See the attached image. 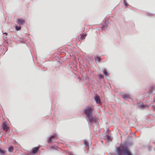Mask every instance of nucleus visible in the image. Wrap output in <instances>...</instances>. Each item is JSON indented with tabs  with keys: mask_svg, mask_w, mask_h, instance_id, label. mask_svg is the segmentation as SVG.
I'll use <instances>...</instances> for the list:
<instances>
[{
	"mask_svg": "<svg viewBox=\"0 0 155 155\" xmlns=\"http://www.w3.org/2000/svg\"><path fill=\"white\" fill-rule=\"evenodd\" d=\"M103 73L106 76H107V72L106 70L104 71Z\"/></svg>",
	"mask_w": 155,
	"mask_h": 155,
	"instance_id": "18",
	"label": "nucleus"
},
{
	"mask_svg": "<svg viewBox=\"0 0 155 155\" xmlns=\"http://www.w3.org/2000/svg\"><path fill=\"white\" fill-rule=\"evenodd\" d=\"M39 147H35L32 150V153L33 154L36 153L39 150Z\"/></svg>",
	"mask_w": 155,
	"mask_h": 155,
	"instance_id": "7",
	"label": "nucleus"
},
{
	"mask_svg": "<svg viewBox=\"0 0 155 155\" xmlns=\"http://www.w3.org/2000/svg\"><path fill=\"white\" fill-rule=\"evenodd\" d=\"M13 150V147L12 146H10L8 148V150L9 151H12Z\"/></svg>",
	"mask_w": 155,
	"mask_h": 155,
	"instance_id": "13",
	"label": "nucleus"
},
{
	"mask_svg": "<svg viewBox=\"0 0 155 155\" xmlns=\"http://www.w3.org/2000/svg\"><path fill=\"white\" fill-rule=\"evenodd\" d=\"M96 103L100 104L101 101L100 97L98 95H96L94 97Z\"/></svg>",
	"mask_w": 155,
	"mask_h": 155,
	"instance_id": "6",
	"label": "nucleus"
},
{
	"mask_svg": "<svg viewBox=\"0 0 155 155\" xmlns=\"http://www.w3.org/2000/svg\"><path fill=\"white\" fill-rule=\"evenodd\" d=\"M7 125L8 123L7 122H4L2 124V127L3 130L6 132H7L9 130V128Z\"/></svg>",
	"mask_w": 155,
	"mask_h": 155,
	"instance_id": "3",
	"label": "nucleus"
},
{
	"mask_svg": "<svg viewBox=\"0 0 155 155\" xmlns=\"http://www.w3.org/2000/svg\"><path fill=\"white\" fill-rule=\"evenodd\" d=\"M104 139H107L108 141H109L111 140V137L109 135H106L104 137Z\"/></svg>",
	"mask_w": 155,
	"mask_h": 155,
	"instance_id": "11",
	"label": "nucleus"
},
{
	"mask_svg": "<svg viewBox=\"0 0 155 155\" xmlns=\"http://www.w3.org/2000/svg\"><path fill=\"white\" fill-rule=\"evenodd\" d=\"M118 155H132L130 150L127 147H120L117 149Z\"/></svg>",
	"mask_w": 155,
	"mask_h": 155,
	"instance_id": "2",
	"label": "nucleus"
},
{
	"mask_svg": "<svg viewBox=\"0 0 155 155\" xmlns=\"http://www.w3.org/2000/svg\"><path fill=\"white\" fill-rule=\"evenodd\" d=\"M94 107L87 106L84 110V114L88 118L90 123H91L94 121H95L96 117H93V111L94 110Z\"/></svg>",
	"mask_w": 155,
	"mask_h": 155,
	"instance_id": "1",
	"label": "nucleus"
},
{
	"mask_svg": "<svg viewBox=\"0 0 155 155\" xmlns=\"http://www.w3.org/2000/svg\"><path fill=\"white\" fill-rule=\"evenodd\" d=\"M150 106V105L147 106V105H145L142 104H140L138 105V107L140 109H145L146 107L148 108Z\"/></svg>",
	"mask_w": 155,
	"mask_h": 155,
	"instance_id": "5",
	"label": "nucleus"
},
{
	"mask_svg": "<svg viewBox=\"0 0 155 155\" xmlns=\"http://www.w3.org/2000/svg\"><path fill=\"white\" fill-rule=\"evenodd\" d=\"M86 34H84V33H82L81 35L80 38V39H81L82 40L84 39L85 38V37L86 36Z\"/></svg>",
	"mask_w": 155,
	"mask_h": 155,
	"instance_id": "10",
	"label": "nucleus"
},
{
	"mask_svg": "<svg viewBox=\"0 0 155 155\" xmlns=\"http://www.w3.org/2000/svg\"><path fill=\"white\" fill-rule=\"evenodd\" d=\"M5 153V151L0 148V153H1L2 154H3Z\"/></svg>",
	"mask_w": 155,
	"mask_h": 155,
	"instance_id": "15",
	"label": "nucleus"
},
{
	"mask_svg": "<svg viewBox=\"0 0 155 155\" xmlns=\"http://www.w3.org/2000/svg\"><path fill=\"white\" fill-rule=\"evenodd\" d=\"M153 87H152L151 88V89H153ZM150 92H151V93H153V91H152V89H151V90H150Z\"/></svg>",
	"mask_w": 155,
	"mask_h": 155,
	"instance_id": "19",
	"label": "nucleus"
},
{
	"mask_svg": "<svg viewBox=\"0 0 155 155\" xmlns=\"http://www.w3.org/2000/svg\"><path fill=\"white\" fill-rule=\"evenodd\" d=\"M15 28L17 31L20 30L21 29V27L20 26H16Z\"/></svg>",
	"mask_w": 155,
	"mask_h": 155,
	"instance_id": "14",
	"label": "nucleus"
},
{
	"mask_svg": "<svg viewBox=\"0 0 155 155\" xmlns=\"http://www.w3.org/2000/svg\"><path fill=\"white\" fill-rule=\"evenodd\" d=\"M57 136V135L56 134H54L53 135H52L49 138L48 141L49 143L52 142L51 139L53 138L56 137Z\"/></svg>",
	"mask_w": 155,
	"mask_h": 155,
	"instance_id": "8",
	"label": "nucleus"
},
{
	"mask_svg": "<svg viewBox=\"0 0 155 155\" xmlns=\"http://www.w3.org/2000/svg\"><path fill=\"white\" fill-rule=\"evenodd\" d=\"M101 60V58L100 57H97L96 58V61H97L98 62H99Z\"/></svg>",
	"mask_w": 155,
	"mask_h": 155,
	"instance_id": "12",
	"label": "nucleus"
},
{
	"mask_svg": "<svg viewBox=\"0 0 155 155\" xmlns=\"http://www.w3.org/2000/svg\"><path fill=\"white\" fill-rule=\"evenodd\" d=\"M17 22L19 25H23L25 23V20L22 19H17Z\"/></svg>",
	"mask_w": 155,
	"mask_h": 155,
	"instance_id": "4",
	"label": "nucleus"
},
{
	"mask_svg": "<svg viewBox=\"0 0 155 155\" xmlns=\"http://www.w3.org/2000/svg\"><path fill=\"white\" fill-rule=\"evenodd\" d=\"M99 77L101 79H102L104 78V75L101 74H100L99 75Z\"/></svg>",
	"mask_w": 155,
	"mask_h": 155,
	"instance_id": "17",
	"label": "nucleus"
},
{
	"mask_svg": "<svg viewBox=\"0 0 155 155\" xmlns=\"http://www.w3.org/2000/svg\"><path fill=\"white\" fill-rule=\"evenodd\" d=\"M122 97L124 99H127L129 97V96L127 94H124L122 95Z\"/></svg>",
	"mask_w": 155,
	"mask_h": 155,
	"instance_id": "9",
	"label": "nucleus"
},
{
	"mask_svg": "<svg viewBox=\"0 0 155 155\" xmlns=\"http://www.w3.org/2000/svg\"><path fill=\"white\" fill-rule=\"evenodd\" d=\"M71 155H73V154H71Z\"/></svg>",
	"mask_w": 155,
	"mask_h": 155,
	"instance_id": "21",
	"label": "nucleus"
},
{
	"mask_svg": "<svg viewBox=\"0 0 155 155\" xmlns=\"http://www.w3.org/2000/svg\"><path fill=\"white\" fill-rule=\"evenodd\" d=\"M84 144L85 146H87L88 145V142L86 140L84 141Z\"/></svg>",
	"mask_w": 155,
	"mask_h": 155,
	"instance_id": "16",
	"label": "nucleus"
},
{
	"mask_svg": "<svg viewBox=\"0 0 155 155\" xmlns=\"http://www.w3.org/2000/svg\"><path fill=\"white\" fill-rule=\"evenodd\" d=\"M4 34L6 35H8V33H4Z\"/></svg>",
	"mask_w": 155,
	"mask_h": 155,
	"instance_id": "20",
	"label": "nucleus"
}]
</instances>
